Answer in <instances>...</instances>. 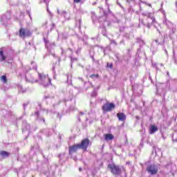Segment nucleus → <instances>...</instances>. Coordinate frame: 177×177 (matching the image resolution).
<instances>
[{
  "instance_id": "4be33fe9",
  "label": "nucleus",
  "mask_w": 177,
  "mask_h": 177,
  "mask_svg": "<svg viewBox=\"0 0 177 177\" xmlns=\"http://www.w3.org/2000/svg\"><path fill=\"white\" fill-rule=\"evenodd\" d=\"M26 129H27V131H28V129H30V125H27V127H26Z\"/></svg>"
},
{
  "instance_id": "412c9836",
  "label": "nucleus",
  "mask_w": 177,
  "mask_h": 177,
  "mask_svg": "<svg viewBox=\"0 0 177 177\" xmlns=\"http://www.w3.org/2000/svg\"><path fill=\"white\" fill-rule=\"evenodd\" d=\"M74 3H80L81 2V0H73Z\"/></svg>"
},
{
  "instance_id": "7c9ffc66",
  "label": "nucleus",
  "mask_w": 177,
  "mask_h": 177,
  "mask_svg": "<svg viewBox=\"0 0 177 177\" xmlns=\"http://www.w3.org/2000/svg\"><path fill=\"white\" fill-rule=\"evenodd\" d=\"M80 171H81V168H80Z\"/></svg>"
},
{
  "instance_id": "9b49d317",
  "label": "nucleus",
  "mask_w": 177,
  "mask_h": 177,
  "mask_svg": "<svg viewBox=\"0 0 177 177\" xmlns=\"http://www.w3.org/2000/svg\"><path fill=\"white\" fill-rule=\"evenodd\" d=\"M157 131H158V128L156 127V125H151V127H149V133L151 135H153V133H156Z\"/></svg>"
},
{
  "instance_id": "0eeeda50",
  "label": "nucleus",
  "mask_w": 177,
  "mask_h": 177,
  "mask_svg": "<svg viewBox=\"0 0 177 177\" xmlns=\"http://www.w3.org/2000/svg\"><path fill=\"white\" fill-rule=\"evenodd\" d=\"M78 145L80 149H83V150L86 151V149H88V146H89V140L88 138H86L82 141L81 144Z\"/></svg>"
},
{
  "instance_id": "7ed1b4c3",
  "label": "nucleus",
  "mask_w": 177,
  "mask_h": 177,
  "mask_svg": "<svg viewBox=\"0 0 177 177\" xmlns=\"http://www.w3.org/2000/svg\"><path fill=\"white\" fill-rule=\"evenodd\" d=\"M142 15L147 17V21H148L147 27L150 28V26H151V24H153L154 21H156V18H154V16H153V14L150 12H145L142 14Z\"/></svg>"
},
{
  "instance_id": "ddd939ff",
  "label": "nucleus",
  "mask_w": 177,
  "mask_h": 177,
  "mask_svg": "<svg viewBox=\"0 0 177 177\" xmlns=\"http://www.w3.org/2000/svg\"><path fill=\"white\" fill-rule=\"evenodd\" d=\"M0 156H1V157H3V158H8V157H9V156H10V153H9V152H7L5 151H1L0 152Z\"/></svg>"
},
{
  "instance_id": "c85d7f7f",
  "label": "nucleus",
  "mask_w": 177,
  "mask_h": 177,
  "mask_svg": "<svg viewBox=\"0 0 177 177\" xmlns=\"http://www.w3.org/2000/svg\"><path fill=\"white\" fill-rule=\"evenodd\" d=\"M17 175H19V171H17Z\"/></svg>"
},
{
  "instance_id": "9d476101",
  "label": "nucleus",
  "mask_w": 177,
  "mask_h": 177,
  "mask_svg": "<svg viewBox=\"0 0 177 177\" xmlns=\"http://www.w3.org/2000/svg\"><path fill=\"white\" fill-rule=\"evenodd\" d=\"M23 17V13L21 11L17 12V14L15 15V20H17L19 21V24H21V22L20 20H21V18Z\"/></svg>"
},
{
  "instance_id": "1a4fd4ad",
  "label": "nucleus",
  "mask_w": 177,
  "mask_h": 177,
  "mask_svg": "<svg viewBox=\"0 0 177 177\" xmlns=\"http://www.w3.org/2000/svg\"><path fill=\"white\" fill-rule=\"evenodd\" d=\"M25 78L27 82H36L37 80H34V77L30 75V73H26L25 75Z\"/></svg>"
},
{
  "instance_id": "423d86ee",
  "label": "nucleus",
  "mask_w": 177,
  "mask_h": 177,
  "mask_svg": "<svg viewBox=\"0 0 177 177\" xmlns=\"http://www.w3.org/2000/svg\"><path fill=\"white\" fill-rule=\"evenodd\" d=\"M115 108V105L113 103H106L103 105L102 110L104 111H111Z\"/></svg>"
},
{
  "instance_id": "a878e982",
  "label": "nucleus",
  "mask_w": 177,
  "mask_h": 177,
  "mask_svg": "<svg viewBox=\"0 0 177 177\" xmlns=\"http://www.w3.org/2000/svg\"><path fill=\"white\" fill-rule=\"evenodd\" d=\"M118 4L119 6H121V4H120V3H118Z\"/></svg>"
},
{
  "instance_id": "f257e3e1",
  "label": "nucleus",
  "mask_w": 177,
  "mask_h": 177,
  "mask_svg": "<svg viewBox=\"0 0 177 177\" xmlns=\"http://www.w3.org/2000/svg\"><path fill=\"white\" fill-rule=\"evenodd\" d=\"M38 82L40 85H43V86H48L50 85V79L48 77V75L39 73Z\"/></svg>"
},
{
  "instance_id": "f03ea898",
  "label": "nucleus",
  "mask_w": 177,
  "mask_h": 177,
  "mask_svg": "<svg viewBox=\"0 0 177 177\" xmlns=\"http://www.w3.org/2000/svg\"><path fill=\"white\" fill-rule=\"evenodd\" d=\"M108 168L111 169V172L113 175H120V174H121V168L120 167V166H117L114 164H111L108 165Z\"/></svg>"
},
{
  "instance_id": "6ab92c4d",
  "label": "nucleus",
  "mask_w": 177,
  "mask_h": 177,
  "mask_svg": "<svg viewBox=\"0 0 177 177\" xmlns=\"http://www.w3.org/2000/svg\"><path fill=\"white\" fill-rule=\"evenodd\" d=\"M1 81H2L4 84H6L7 80H6V77L5 75L1 76Z\"/></svg>"
},
{
  "instance_id": "5701e85b",
  "label": "nucleus",
  "mask_w": 177,
  "mask_h": 177,
  "mask_svg": "<svg viewBox=\"0 0 177 177\" xmlns=\"http://www.w3.org/2000/svg\"><path fill=\"white\" fill-rule=\"evenodd\" d=\"M45 42H46V46H48V41L45 40Z\"/></svg>"
},
{
  "instance_id": "f3484780",
  "label": "nucleus",
  "mask_w": 177,
  "mask_h": 177,
  "mask_svg": "<svg viewBox=\"0 0 177 177\" xmlns=\"http://www.w3.org/2000/svg\"><path fill=\"white\" fill-rule=\"evenodd\" d=\"M30 35H31V32H30V30L25 29L23 31V36L24 37H30Z\"/></svg>"
},
{
  "instance_id": "39448f33",
  "label": "nucleus",
  "mask_w": 177,
  "mask_h": 177,
  "mask_svg": "<svg viewBox=\"0 0 177 177\" xmlns=\"http://www.w3.org/2000/svg\"><path fill=\"white\" fill-rule=\"evenodd\" d=\"M8 20H10V12H6V14L3 15L1 17L0 22L2 24H6Z\"/></svg>"
},
{
  "instance_id": "6e6552de",
  "label": "nucleus",
  "mask_w": 177,
  "mask_h": 177,
  "mask_svg": "<svg viewBox=\"0 0 177 177\" xmlns=\"http://www.w3.org/2000/svg\"><path fill=\"white\" fill-rule=\"evenodd\" d=\"M78 149H80L79 145H74L73 146L69 147V154H73V153H75Z\"/></svg>"
},
{
  "instance_id": "cd10ccee",
  "label": "nucleus",
  "mask_w": 177,
  "mask_h": 177,
  "mask_svg": "<svg viewBox=\"0 0 177 177\" xmlns=\"http://www.w3.org/2000/svg\"><path fill=\"white\" fill-rule=\"evenodd\" d=\"M156 42H158V40H155Z\"/></svg>"
},
{
  "instance_id": "aec40b11",
  "label": "nucleus",
  "mask_w": 177,
  "mask_h": 177,
  "mask_svg": "<svg viewBox=\"0 0 177 177\" xmlns=\"http://www.w3.org/2000/svg\"><path fill=\"white\" fill-rule=\"evenodd\" d=\"M19 37H23V28L21 27L19 30Z\"/></svg>"
},
{
  "instance_id": "393cba45",
  "label": "nucleus",
  "mask_w": 177,
  "mask_h": 177,
  "mask_svg": "<svg viewBox=\"0 0 177 177\" xmlns=\"http://www.w3.org/2000/svg\"><path fill=\"white\" fill-rule=\"evenodd\" d=\"M111 44H115V41H111Z\"/></svg>"
},
{
  "instance_id": "b1692460",
  "label": "nucleus",
  "mask_w": 177,
  "mask_h": 177,
  "mask_svg": "<svg viewBox=\"0 0 177 177\" xmlns=\"http://www.w3.org/2000/svg\"><path fill=\"white\" fill-rule=\"evenodd\" d=\"M97 77V75H92L91 77Z\"/></svg>"
},
{
  "instance_id": "bb28decb",
  "label": "nucleus",
  "mask_w": 177,
  "mask_h": 177,
  "mask_svg": "<svg viewBox=\"0 0 177 177\" xmlns=\"http://www.w3.org/2000/svg\"><path fill=\"white\" fill-rule=\"evenodd\" d=\"M57 13H59H59H60V11L57 10Z\"/></svg>"
},
{
  "instance_id": "c756f323",
  "label": "nucleus",
  "mask_w": 177,
  "mask_h": 177,
  "mask_svg": "<svg viewBox=\"0 0 177 177\" xmlns=\"http://www.w3.org/2000/svg\"><path fill=\"white\" fill-rule=\"evenodd\" d=\"M36 114H38V112H37Z\"/></svg>"
},
{
  "instance_id": "2eb2a0df",
  "label": "nucleus",
  "mask_w": 177,
  "mask_h": 177,
  "mask_svg": "<svg viewBox=\"0 0 177 177\" xmlns=\"http://www.w3.org/2000/svg\"><path fill=\"white\" fill-rule=\"evenodd\" d=\"M118 118L119 119V121H124L127 118L123 113H118Z\"/></svg>"
},
{
  "instance_id": "a211bd4d",
  "label": "nucleus",
  "mask_w": 177,
  "mask_h": 177,
  "mask_svg": "<svg viewBox=\"0 0 177 177\" xmlns=\"http://www.w3.org/2000/svg\"><path fill=\"white\" fill-rule=\"evenodd\" d=\"M50 0H41V2H44L47 5V10L49 12V8H48Z\"/></svg>"
},
{
  "instance_id": "4468645a",
  "label": "nucleus",
  "mask_w": 177,
  "mask_h": 177,
  "mask_svg": "<svg viewBox=\"0 0 177 177\" xmlns=\"http://www.w3.org/2000/svg\"><path fill=\"white\" fill-rule=\"evenodd\" d=\"M61 15L66 19V20H70V14L67 13L66 11H62Z\"/></svg>"
},
{
  "instance_id": "dca6fc26",
  "label": "nucleus",
  "mask_w": 177,
  "mask_h": 177,
  "mask_svg": "<svg viewBox=\"0 0 177 177\" xmlns=\"http://www.w3.org/2000/svg\"><path fill=\"white\" fill-rule=\"evenodd\" d=\"M105 140H113L114 139V136L112 134L108 133L104 136Z\"/></svg>"
},
{
  "instance_id": "f8f14e48",
  "label": "nucleus",
  "mask_w": 177,
  "mask_h": 177,
  "mask_svg": "<svg viewBox=\"0 0 177 177\" xmlns=\"http://www.w3.org/2000/svg\"><path fill=\"white\" fill-rule=\"evenodd\" d=\"M6 55L3 53V50L2 49L0 50V62H5L6 60Z\"/></svg>"
},
{
  "instance_id": "20e7f679",
  "label": "nucleus",
  "mask_w": 177,
  "mask_h": 177,
  "mask_svg": "<svg viewBox=\"0 0 177 177\" xmlns=\"http://www.w3.org/2000/svg\"><path fill=\"white\" fill-rule=\"evenodd\" d=\"M147 171L150 175H157L158 173V166L156 165H150L147 167Z\"/></svg>"
}]
</instances>
